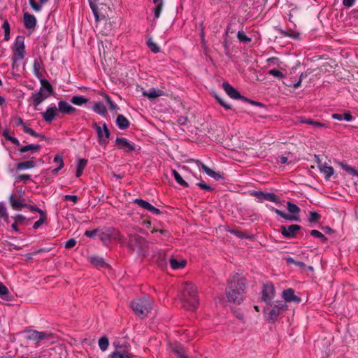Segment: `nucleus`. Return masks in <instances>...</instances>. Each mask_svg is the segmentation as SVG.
<instances>
[{"label":"nucleus","instance_id":"obj_35","mask_svg":"<svg viewBox=\"0 0 358 358\" xmlns=\"http://www.w3.org/2000/svg\"><path fill=\"white\" fill-rule=\"evenodd\" d=\"M35 166L34 162L29 160L24 162H21L17 164V169L24 170L34 168Z\"/></svg>","mask_w":358,"mask_h":358},{"label":"nucleus","instance_id":"obj_38","mask_svg":"<svg viewBox=\"0 0 358 358\" xmlns=\"http://www.w3.org/2000/svg\"><path fill=\"white\" fill-rule=\"evenodd\" d=\"M103 96L106 100V103L109 105L110 110L117 111L119 110V107L115 104V103L110 99V97L108 95L104 94Z\"/></svg>","mask_w":358,"mask_h":358},{"label":"nucleus","instance_id":"obj_42","mask_svg":"<svg viewBox=\"0 0 358 358\" xmlns=\"http://www.w3.org/2000/svg\"><path fill=\"white\" fill-rule=\"evenodd\" d=\"M285 260L288 264H293L296 266L299 267L301 268H304L306 267V265L302 262L295 261L292 257H287L285 258Z\"/></svg>","mask_w":358,"mask_h":358},{"label":"nucleus","instance_id":"obj_54","mask_svg":"<svg viewBox=\"0 0 358 358\" xmlns=\"http://www.w3.org/2000/svg\"><path fill=\"white\" fill-rule=\"evenodd\" d=\"M24 131L34 137H39L40 134L35 132L32 129L27 127V126H24Z\"/></svg>","mask_w":358,"mask_h":358},{"label":"nucleus","instance_id":"obj_7","mask_svg":"<svg viewBox=\"0 0 358 358\" xmlns=\"http://www.w3.org/2000/svg\"><path fill=\"white\" fill-rule=\"evenodd\" d=\"M287 308V306L285 302L277 301L271 308L264 310V316L269 322H274L277 320L278 317Z\"/></svg>","mask_w":358,"mask_h":358},{"label":"nucleus","instance_id":"obj_5","mask_svg":"<svg viewBox=\"0 0 358 358\" xmlns=\"http://www.w3.org/2000/svg\"><path fill=\"white\" fill-rule=\"evenodd\" d=\"M128 238L129 241L126 245L139 255H143L148 246L147 241L143 237L137 234H129Z\"/></svg>","mask_w":358,"mask_h":358},{"label":"nucleus","instance_id":"obj_33","mask_svg":"<svg viewBox=\"0 0 358 358\" xmlns=\"http://www.w3.org/2000/svg\"><path fill=\"white\" fill-rule=\"evenodd\" d=\"M171 350L176 355V358H189L187 357L181 346L176 345L171 348Z\"/></svg>","mask_w":358,"mask_h":358},{"label":"nucleus","instance_id":"obj_63","mask_svg":"<svg viewBox=\"0 0 358 358\" xmlns=\"http://www.w3.org/2000/svg\"><path fill=\"white\" fill-rule=\"evenodd\" d=\"M197 185L200 188H201L202 189H204V190H206V191L211 190V187L208 185H207V184H206L204 182H199V183H197Z\"/></svg>","mask_w":358,"mask_h":358},{"label":"nucleus","instance_id":"obj_30","mask_svg":"<svg viewBox=\"0 0 358 358\" xmlns=\"http://www.w3.org/2000/svg\"><path fill=\"white\" fill-rule=\"evenodd\" d=\"M200 169L205 172L208 176L215 179H219L221 178V176L219 173H216L204 164H201Z\"/></svg>","mask_w":358,"mask_h":358},{"label":"nucleus","instance_id":"obj_56","mask_svg":"<svg viewBox=\"0 0 358 358\" xmlns=\"http://www.w3.org/2000/svg\"><path fill=\"white\" fill-rule=\"evenodd\" d=\"M24 208H27V209H29L31 211L38 212L39 214L43 213L44 212L41 208H39L36 206H31V205L26 204V206Z\"/></svg>","mask_w":358,"mask_h":358},{"label":"nucleus","instance_id":"obj_3","mask_svg":"<svg viewBox=\"0 0 358 358\" xmlns=\"http://www.w3.org/2000/svg\"><path fill=\"white\" fill-rule=\"evenodd\" d=\"M41 86L38 92L32 93L29 98V101H31V104L36 110H38V106L52 93V85L47 80H41Z\"/></svg>","mask_w":358,"mask_h":358},{"label":"nucleus","instance_id":"obj_40","mask_svg":"<svg viewBox=\"0 0 358 358\" xmlns=\"http://www.w3.org/2000/svg\"><path fill=\"white\" fill-rule=\"evenodd\" d=\"M340 166L342 169L345 170L350 174H351L352 176H358V171H356L353 167H352L346 164H344V163H340Z\"/></svg>","mask_w":358,"mask_h":358},{"label":"nucleus","instance_id":"obj_13","mask_svg":"<svg viewBox=\"0 0 358 358\" xmlns=\"http://www.w3.org/2000/svg\"><path fill=\"white\" fill-rule=\"evenodd\" d=\"M251 195L255 196L259 199V201L262 200H267L274 203H280L279 196L272 192H264L262 191H253L251 192Z\"/></svg>","mask_w":358,"mask_h":358},{"label":"nucleus","instance_id":"obj_50","mask_svg":"<svg viewBox=\"0 0 358 358\" xmlns=\"http://www.w3.org/2000/svg\"><path fill=\"white\" fill-rule=\"evenodd\" d=\"M268 74L278 78H283L285 77L283 73L278 69H271L268 71Z\"/></svg>","mask_w":358,"mask_h":358},{"label":"nucleus","instance_id":"obj_1","mask_svg":"<svg viewBox=\"0 0 358 358\" xmlns=\"http://www.w3.org/2000/svg\"><path fill=\"white\" fill-rule=\"evenodd\" d=\"M245 279L242 275H233L226 291L228 300L237 304L241 303L245 299Z\"/></svg>","mask_w":358,"mask_h":358},{"label":"nucleus","instance_id":"obj_36","mask_svg":"<svg viewBox=\"0 0 358 358\" xmlns=\"http://www.w3.org/2000/svg\"><path fill=\"white\" fill-rule=\"evenodd\" d=\"M0 298L3 300L10 299L8 289L1 282H0Z\"/></svg>","mask_w":358,"mask_h":358},{"label":"nucleus","instance_id":"obj_22","mask_svg":"<svg viewBox=\"0 0 358 358\" xmlns=\"http://www.w3.org/2000/svg\"><path fill=\"white\" fill-rule=\"evenodd\" d=\"M143 94L147 96L149 99L152 100L164 94V92L155 88H151L148 91H144Z\"/></svg>","mask_w":358,"mask_h":358},{"label":"nucleus","instance_id":"obj_43","mask_svg":"<svg viewBox=\"0 0 358 358\" xmlns=\"http://www.w3.org/2000/svg\"><path fill=\"white\" fill-rule=\"evenodd\" d=\"M41 217L38 220L35 222L33 224V228L37 229L41 225H42L46 220V215L45 212L40 214Z\"/></svg>","mask_w":358,"mask_h":358},{"label":"nucleus","instance_id":"obj_32","mask_svg":"<svg viewBox=\"0 0 358 358\" xmlns=\"http://www.w3.org/2000/svg\"><path fill=\"white\" fill-rule=\"evenodd\" d=\"M88 99L81 95L73 96L71 99V102L76 106H82L83 104L86 103Z\"/></svg>","mask_w":358,"mask_h":358},{"label":"nucleus","instance_id":"obj_10","mask_svg":"<svg viewBox=\"0 0 358 358\" xmlns=\"http://www.w3.org/2000/svg\"><path fill=\"white\" fill-rule=\"evenodd\" d=\"M52 337V334L48 331H38L36 330H29L27 331V339L32 341L36 343Z\"/></svg>","mask_w":358,"mask_h":358},{"label":"nucleus","instance_id":"obj_47","mask_svg":"<svg viewBox=\"0 0 358 358\" xmlns=\"http://www.w3.org/2000/svg\"><path fill=\"white\" fill-rule=\"evenodd\" d=\"M41 67V61L38 60V59L34 60V71L35 76H36L37 77H39V76H40Z\"/></svg>","mask_w":358,"mask_h":358},{"label":"nucleus","instance_id":"obj_45","mask_svg":"<svg viewBox=\"0 0 358 358\" xmlns=\"http://www.w3.org/2000/svg\"><path fill=\"white\" fill-rule=\"evenodd\" d=\"M148 46L155 53L159 52L160 50L159 47L151 39L149 38L147 41Z\"/></svg>","mask_w":358,"mask_h":358},{"label":"nucleus","instance_id":"obj_64","mask_svg":"<svg viewBox=\"0 0 358 358\" xmlns=\"http://www.w3.org/2000/svg\"><path fill=\"white\" fill-rule=\"evenodd\" d=\"M313 126L315 128H319V129L328 127L327 124L320 122H316V121L314 122Z\"/></svg>","mask_w":358,"mask_h":358},{"label":"nucleus","instance_id":"obj_2","mask_svg":"<svg viewBox=\"0 0 358 358\" xmlns=\"http://www.w3.org/2000/svg\"><path fill=\"white\" fill-rule=\"evenodd\" d=\"M180 300L182 306L188 310H195L199 306L197 289L194 285L187 282L183 285Z\"/></svg>","mask_w":358,"mask_h":358},{"label":"nucleus","instance_id":"obj_55","mask_svg":"<svg viewBox=\"0 0 358 358\" xmlns=\"http://www.w3.org/2000/svg\"><path fill=\"white\" fill-rule=\"evenodd\" d=\"M113 346L116 348V350H127L129 347V344H122L120 345L118 342H114Z\"/></svg>","mask_w":358,"mask_h":358},{"label":"nucleus","instance_id":"obj_34","mask_svg":"<svg viewBox=\"0 0 358 358\" xmlns=\"http://www.w3.org/2000/svg\"><path fill=\"white\" fill-rule=\"evenodd\" d=\"M87 161L84 159H79L77 163L76 177H80L87 165Z\"/></svg>","mask_w":358,"mask_h":358},{"label":"nucleus","instance_id":"obj_57","mask_svg":"<svg viewBox=\"0 0 358 358\" xmlns=\"http://www.w3.org/2000/svg\"><path fill=\"white\" fill-rule=\"evenodd\" d=\"M216 99L220 103V104L222 105L224 108L227 110L231 109L230 104L226 103L222 98L219 97L218 96H216Z\"/></svg>","mask_w":358,"mask_h":358},{"label":"nucleus","instance_id":"obj_41","mask_svg":"<svg viewBox=\"0 0 358 358\" xmlns=\"http://www.w3.org/2000/svg\"><path fill=\"white\" fill-rule=\"evenodd\" d=\"M109 345V341L107 337L103 336L99 340V347L102 351H106Z\"/></svg>","mask_w":358,"mask_h":358},{"label":"nucleus","instance_id":"obj_39","mask_svg":"<svg viewBox=\"0 0 358 358\" xmlns=\"http://www.w3.org/2000/svg\"><path fill=\"white\" fill-rule=\"evenodd\" d=\"M39 148H40V145H39L30 144V145H25V146H22L20 149V152H22V153H24V152H28V151L34 152V151L38 150Z\"/></svg>","mask_w":358,"mask_h":358},{"label":"nucleus","instance_id":"obj_37","mask_svg":"<svg viewBox=\"0 0 358 358\" xmlns=\"http://www.w3.org/2000/svg\"><path fill=\"white\" fill-rule=\"evenodd\" d=\"M172 173H173V177H174L176 181L179 185H180L182 187H185L188 186L187 182L185 180H183V178L181 177V176L177 171L173 170Z\"/></svg>","mask_w":358,"mask_h":358},{"label":"nucleus","instance_id":"obj_53","mask_svg":"<svg viewBox=\"0 0 358 358\" xmlns=\"http://www.w3.org/2000/svg\"><path fill=\"white\" fill-rule=\"evenodd\" d=\"M163 6H164V5H160V4L156 5L155 8L154 9L155 17L156 19L159 17L162 10V8H163Z\"/></svg>","mask_w":358,"mask_h":358},{"label":"nucleus","instance_id":"obj_8","mask_svg":"<svg viewBox=\"0 0 358 358\" xmlns=\"http://www.w3.org/2000/svg\"><path fill=\"white\" fill-rule=\"evenodd\" d=\"M24 38L23 36H17L13 46L14 57L13 58V64L17 61L23 59L24 57Z\"/></svg>","mask_w":358,"mask_h":358},{"label":"nucleus","instance_id":"obj_23","mask_svg":"<svg viewBox=\"0 0 358 358\" xmlns=\"http://www.w3.org/2000/svg\"><path fill=\"white\" fill-rule=\"evenodd\" d=\"M111 241H114L119 243L121 245H125L127 243L124 241L123 235L121 234L120 231L111 228Z\"/></svg>","mask_w":358,"mask_h":358},{"label":"nucleus","instance_id":"obj_62","mask_svg":"<svg viewBox=\"0 0 358 358\" xmlns=\"http://www.w3.org/2000/svg\"><path fill=\"white\" fill-rule=\"evenodd\" d=\"M15 124L16 126H22L23 129H24V126H26L25 124L24 123L22 119L20 117H16L15 118Z\"/></svg>","mask_w":358,"mask_h":358},{"label":"nucleus","instance_id":"obj_11","mask_svg":"<svg viewBox=\"0 0 358 358\" xmlns=\"http://www.w3.org/2000/svg\"><path fill=\"white\" fill-rule=\"evenodd\" d=\"M275 297V287L274 285L271 283H266L262 287V300L266 303L268 304Z\"/></svg>","mask_w":358,"mask_h":358},{"label":"nucleus","instance_id":"obj_52","mask_svg":"<svg viewBox=\"0 0 358 358\" xmlns=\"http://www.w3.org/2000/svg\"><path fill=\"white\" fill-rule=\"evenodd\" d=\"M29 4L36 12H39L42 8V5L37 3L34 0H29Z\"/></svg>","mask_w":358,"mask_h":358},{"label":"nucleus","instance_id":"obj_44","mask_svg":"<svg viewBox=\"0 0 358 358\" xmlns=\"http://www.w3.org/2000/svg\"><path fill=\"white\" fill-rule=\"evenodd\" d=\"M54 162H59L58 167L55 169L54 170H52V173L57 174L58 173V171L63 168L64 162H63L62 157L59 155H56L55 157Z\"/></svg>","mask_w":358,"mask_h":358},{"label":"nucleus","instance_id":"obj_24","mask_svg":"<svg viewBox=\"0 0 358 358\" xmlns=\"http://www.w3.org/2000/svg\"><path fill=\"white\" fill-rule=\"evenodd\" d=\"M169 262H170V265H171V268L173 270H178V269L183 268L186 266V264H187L186 260H185V259L178 260L174 257H171L169 260Z\"/></svg>","mask_w":358,"mask_h":358},{"label":"nucleus","instance_id":"obj_51","mask_svg":"<svg viewBox=\"0 0 358 358\" xmlns=\"http://www.w3.org/2000/svg\"><path fill=\"white\" fill-rule=\"evenodd\" d=\"M320 215L315 212H310L309 213L308 220L310 222H315L319 220Z\"/></svg>","mask_w":358,"mask_h":358},{"label":"nucleus","instance_id":"obj_19","mask_svg":"<svg viewBox=\"0 0 358 358\" xmlns=\"http://www.w3.org/2000/svg\"><path fill=\"white\" fill-rule=\"evenodd\" d=\"M58 110L59 112L63 114H69L76 111V108L70 105L65 101H60L58 102Z\"/></svg>","mask_w":358,"mask_h":358},{"label":"nucleus","instance_id":"obj_21","mask_svg":"<svg viewBox=\"0 0 358 358\" xmlns=\"http://www.w3.org/2000/svg\"><path fill=\"white\" fill-rule=\"evenodd\" d=\"M111 228H108L99 234V239L105 245H108L111 242Z\"/></svg>","mask_w":358,"mask_h":358},{"label":"nucleus","instance_id":"obj_31","mask_svg":"<svg viewBox=\"0 0 358 358\" xmlns=\"http://www.w3.org/2000/svg\"><path fill=\"white\" fill-rule=\"evenodd\" d=\"M88 259L91 264L96 266L103 267L106 265L104 259L98 256H90Z\"/></svg>","mask_w":358,"mask_h":358},{"label":"nucleus","instance_id":"obj_18","mask_svg":"<svg viewBox=\"0 0 358 358\" xmlns=\"http://www.w3.org/2000/svg\"><path fill=\"white\" fill-rule=\"evenodd\" d=\"M282 298L285 299L286 302H295L300 303L301 299L294 294V291L293 289H287L282 292Z\"/></svg>","mask_w":358,"mask_h":358},{"label":"nucleus","instance_id":"obj_25","mask_svg":"<svg viewBox=\"0 0 358 358\" xmlns=\"http://www.w3.org/2000/svg\"><path fill=\"white\" fill-rule=\"evenodd\" d=\"M9 201L11 207L15 210H20L22 208H24L26 206V203L22 202L19 199H17L13 194L10 195Z\"/></svg>","mask_w":358,"mask_h":358},{"label":"nucleus","instance_id":"obj_26","mask_svg":"<svg viewBox=\"0 0 358 358\" xmlns=\"http://www.w3.org/2000/svg\"><path fill=\"white\" fill-rule=\"evenodd\" d=\"M108 358H132V355L126 350H115L108 355Z\"/></svg>","mask_w":358,"mask_h":358},{"label":"nucleus","instance_id":"obj_61","mask_svg":"<svg viewBox=\"0 0 358 358\" xmlns=\"http://www.w3.org/2000/svg\"><path fill=\"white\" fill-rule=\"evenodd\" d=\"M13 218L15 221L17 223H22L26 220V217L20 214L16 215Z\"/></svg>","mask_w":358,"mask_h":358},{"label":"nucleus","instance_id":"obj_12","mask_svg":"<svg viewBox=\"0 0 358 358\" xmlns=\"http://www.w3.org/2000/svg\"><path fill=\"white\" fill-rule=\"evenodd\" d=\"M115 145L118 148V149L128 153L133 152L136 149L135 144L134 143H131L122 137L116 138Z\"/></svg>","mask_w":358,"mask_h":358},{"label":"nucleus","instance_id":"obj_28","mask_svg":"<svg viewBox=\"0 0 358 358\" xmlns=\"http://www.w3.org/2000/svg\"><path fill=\"white\" fill-rule=\"evenodd\" d=\"M116 124L119 129H124L129 127V122L123 115H118L116 119Z\"/></svg>","mask_w":358,"mask_h":358},{"label":"nucleus","instance_id":"obj_14","mask_svg":"<svg viewBox=\"0 0 358 358\" xmlns=\"http://www.w3.org/2000/svg\"><path fill=\"white\" fill-rule=\"evenodd\" d=\"M58 108L55 103L49 105L45 111L42 113L43 119L45 122H52L55 117L59 115Z\"/></svg>","mask_w":358,"mask_h":358},{"label":"nucleus","instance_id":"obj_6","mask_svg":"<svg viewBox=\"0 0 358 358\" xmlns=\"http://www.w3.org/2000/svg\"><path fill=\"white\" fill-rule=\"evenodd\" d=\"M266 206L268 207V208L271 210L275 212L278 215L280 216L281 217H282L285 220H291V221H298L299 220V214L300 212V208L296 204H294L292 202H289V201L287 202V208L288 211L291 214H292V215L286 214V213H283L282 211H281L277 208H275L273 206H268V205Z\"/></svg>","mask_w":358,"mask_h":358},{"label":"nucleus","instance_id":"obj_17","mask_svg":"<svg viewBox=\"0 0 358 358\" xmlns=\"http://www.w3.org/2000/svg\"><path fill=\"white\" fill-rule=\"evenodd\" d=\"M222 87L225 92L227 94V95L229 96L231 98L234 99H243V97L240 94V93L228 83H223Z\"/></svg>","mask_w":358,"mask_h":358},{"label":"nucleus","instance_id":"obj_9","mask_svg":"<svg viewBox=\"0 0 358 358\" xmlns=\"http://www.w3.org/2000/svg\"><path fill=\"white\" fill-rule=\"evenodd\" d=\"M94 127L96 131L99 143L101 145H106L108 143V138L110 136V131L105 123L103 124V126L97 124L96 123L94 124Z\"/></svg>","mask_w":358,"mask_h":358},{"label":"nucleus","instance_id":"obj_27","mask_svg":"<svg viewBox=\"0 0 358 358\" xmlns=\"http://www.w3.org/2000/svg\"><path fill=\"white\" fill-rule=\"evenodd\" d=\"M320 171L323 173L326 178H329L334 173V168L329 166L327 163L319 166Z\"/></svg>","mask_w":358,"mask_h":358},{"label":"nucleus","instance_id":"obj_29","mask_svg":"<svg viewBox=\"0 0 358 358\" xmlns=\"http://www.w3.org/2000/svg\"><path fill=\"white\" fill-rule=\"evenodd\" d=\"M93 110L102 116H105L107 114V109L101 102H95L94 103Z\"/></svg>","mask_w":358,"mask_h":358},{"label":"nucleus","instance_id":"obj_60","mask_svg":"<svg viewBox=\"0 0 358 358\" xmlns=\"http://www.w3.org/2000/svg\"><path fill=\"white\" fill-rule=\"evenodd\" d=\"M356 0H343V5L347 8H351L355 4Z\"/></svg>","mask_w":358,"mask_h":358},{"label":"nucleus","instance_id":"obj_46","mask_svg":"<svg viewBox=\"0 0 358 358\" xmlns=\"http://www.w3.org/2000/svg\"><path fill=\"white\" fill-rule=\"evenodd\" d=\"M237 38L239 40L240 42L242 43H250L252 39L247 36L245 34L243 31H238L237 34Z\"/></svg>","mask_w":358,"mask_h":358},{"label":"nucleus","instance_id":"obj_20","mask_svg":"<svg viewBox=\"0 0 358 358\" xmlns=\"http://www.w3.org/2000/svg\"><path fill=\"white\" fill-rule=\"evenodd\" d=\"M24 24L27 29H34L36 24V19L34 15L28 13L24 14Z\"/></svg>","mask_w":358,"mask_h":358},{"label":"nucleus","instance_id":"obj_49","mask_svg":"<svg viewBox=\"0 0 358 358\" xmlns=\"http://www.w3.org/2000/svg\"><path fill=\"white\" fill-rule=\"evenodd\" d=\"M8 217L4 204L0 203V220H7Z\"/></svg>","mask_w":358,"mask_h":358},{"label":"nucleus","instance_id":"obj_4","mask_svg":"<svg viewBox=\"0 0 358 358\" xmlns=\"http://www.w3.org/2000/svg\"><path fill=\"white\" fill-rule=\"evenodd\" d=\"M131 308L141 318L145 317L152 308V303L148 296L136 298L130 303Z\"/></svg>","mask_w":358,"mask_h":358},{"label":"nucleus","instance_id":"obj_59","mask_svg":"<svg viewBox=\"0 0 358 358\" xmlns=\"http://www.w3.org/2000/svg\"><path fill=\"white\" fill-rule=\"evenodd\" d=\"M64 199L66 201H71L73 203H76L78 200V197L76 195L67 194L64 196Z\"/></svg>","mask_w":358,"mask_h":358},{"label":"nucleus","instance_id":"obj_48","mask_svg":"<svg viewBox=\"0 0 358 358\" xmlns=\"http://www.w3.org/2000/svg\"><path fill=\"white\" fill-rule=\"evenodd\" d=\"M310 233L311 236L316 237V238H321L322 242H325L327 241V238L325 237V236L317 230H315V229L311 230Z\"/></svg>","mask_w":358,"mask_h":358},{"label":"nucleus","instance_id":"obj_16","mask_svg":"<svg viewBox=\"0 0 358 358\" xmlns=\"http://www.w3.org/2000/svg\"><path fill=\"white\" fill-rule=\"evenodd\" d=\"M134 203H136L138 206L141 207L143 209H145L148 210L149 212L152 213L154 215H159L161 213V211L159 209L155 208L152 205H151L149 202L141 199H136L134 200Z\"/></svg>","mask_w":358,"mask_h":358},{"label":"nucleus","instance_id":"obj_15","mask_svg":"<svg viewBox=\"0 0 358 358\" xmlns=\"http://www.w3.org/2000/svg\"><path fill=\"white\" fill-rule=\"evenodd\" d=\"M301 229V226L298 224H291L288 227L281 226V234L286 238H294L297 232Z\"/></svg>","mask_w":358,"mask_h":358},{"label":"nucleus","instance_id":"obj_58","mask_svg":"<svg viewBox=\"0 0 358 358\" xmlns=\"http://www.w3.org/2000/svg\"><path fill=\"white\" fill-rule=\"evenodd\" d=\"M76 244V241L74 238L69 239L65 243L66 248H71L74 247Z\"/></svg>","mask_w":358,"mask_h":358}]
</instances>
